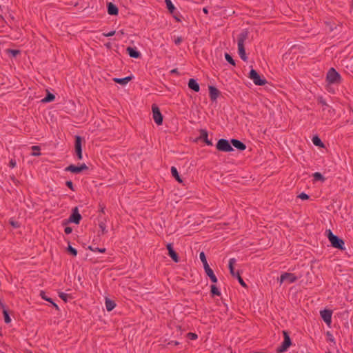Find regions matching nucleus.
I'll use <instances>...</instances> for the list:
<instances>
[{"mask_svg":"<svg viewBox=\"0 0 353 353\" xmlns=\"http://www.w3.org/2000/svg\"><path fill=\"white\" fill-rule=\"evenodd\" d=\"M81 219V214L78 212L77 208L73 210V213L70 217V221L78 224Z\"/></svg>","mask_w":353,"mask_h":353,"instance_id":"obj_12","label":"nucleus"},{"mask_svg":"<svg viewBox=\"0 0 353 353\" xmlns=\"http://www.w3.org/2000/svg\"><path fill=\"white\" fill-rule=\"evenodd\" d=\"M316 179H320V180H321L322 181H323V179H324V178H322V177H320V178H316Z\"/></svg>","mask_w":353,"mask_h":353,"instance_id":"obj_53","label":"nucleus"},{"mask_svg":"<svg viewBox=\"0 0 353 353\" xmlns=\"http://www.w3.org/2000/svg\"><path fill=\"white\" fill-rule=\"evenodd\" d=\"M55 97L54 94L48 92L47 96L43 98L41 101L43 102V103H48V102H50V101H52L54 99Z\"/></svg>","mask_w":353,"mask_h":353,"instance_id":"obj_26","label":"nucleus"},{"mask_svg":"<svg viewBox=\"0 0 353 353\" xmlns=\"http://www.w3.org/2000/svg\"><path fill=\"white\" fill-rule=\"evenodd\" d=\"M10 165L12 168H14L15 167L16 165V161H13V160H11L10 162Z\"/></svg>","mask_w":353,"mask_h":353,"instance_id":"obj_48","label":"nucleus"},{"mask_svg":"<svg viewBox=\"0 0 353 353\" xmlns=\"http://www.w3.org/2000/svg\"><path fill=\"white\" fill-rule=\"evenodd\" d=\"M249 78L253 81L256 85H262L265 83V79L262 78L258 72L254 70H251Z\"/></svg>","mask_w":353,"mask_h":353,"instance_id":"obj_4","label":"nucleus"},{"mask_svg":"<svg viewBox=\"0 0 353 353\" xmlns=\"http://www.w3.org/2000/svg\"><path fill=\"white\" fill-rule=\"evenodd\" d=\"M312 176H322V174L320 172H315Z\"/></svg>","mask_w":353,"mask_h":353,"instance_id":"obj_49","label":"nucleus"},{"mask_svg":"<svg viewBox=\"0 0 353 353\" xmlns=\"http://www.w3.org/2000/svg\"><path fill=\"white\" fill-rule=\"evenodd\" d=\"M123 34H124V32L123 30H120L119 32L116 33V34L119 37V39H121Z\"/></svg>","mask_w":353,"mask_h":353,"instance_id":"obj_47","label":"nucleus"},{"mask_svg":"<svg viewBox=\"0 0 353 353\" xmlns=\"http://www.w3.org/2000/svg\"><path fill=\"white\" fill-rule=\"evenodd\" d=\"M128 54L130 55V57H132V58H139L141 55L140 52L137 50L136 48H132V47H128L127 49H126Z\"/></svg>","mask_w":353,"mask_h":353,"instance_id":"obj_16","label":"nucleus"},{"mask_svg":"<svg viewBox=\"0 0 353 353\" xmlns=\"http://www.w3.org/2000/svg\"><path fill=\"white\" fill-rule=\"evenodd\" d=\"M320 314L321 318L326 323V324L330 325L332 321V311L328 310H324L320 312Z\"/></svg>","mask_w":353,"mask_h":353,"instance_id":"obj_10","label":"nucleus"},{"mask_svg":"<svg viewBox=\"0 0 353 353\" xmlns=\"http://www.w3.org/2000/svg\"><path fill=\"white\" fill-rule=\"evenodd\" d=\"M99 228L101 229V234H105L108 232L106 230V219H104L99 223Z\"/></svg>","mask_w":353,"mask_h":353,"instance_id":"obj_24","label":"nucleus"},{"mask_svg":"<svg viewBox=\"0 0 353 353\" xmlns=\"http://www.w3.org/2000/svg\"><path fill=\"white\" fill-rule=\"evenodd\" d=\"M199 139L203 141L208 145H212V142L208 139V132L205 130H201L200 131Z\"/></svg>","mask_w":353,"mask_h":353,"instance_id":"obj_14","label":"nucleus"},{"mask_svg":"<svg viewBox=\"0 0 353 353\" xmlns=\"http://www.w3.org/2000/svg\"><path fill=\"white\" fill-rule=\"evenodd\" d=\"M187 337L191 340H196L198 338L197 334H196L195 333H192V332L188 333Z\"/></svg>","mask_w":353,"mask_h":353,"instance_id":"obj_34","label":"nucleus"},{"mask_svg":"<svg viewBox=\"0 0 353 353\" xmlns=\"http://www.w3.org/2000/svg\"><path fill=\"white\" fill-rule=\"evenodd\" d=\"M108 12L111 15H116L118 13L117 8L112 3H109L108 5Z\"/></svg>","mask_w":353,"mask_h":353,"instance_id":"obj_19","label":"nucleus"},{"mask_svg":"<svg viewBox=\"0 0 353 353\" xmlns=\"http://www.w3.org/2000/svg\"><path fill=\"white\" fill-rule=\"evenodd\" d=\"M205 272L206 274L210 277V280L213 283L217 282V279L215 274L213 272V270L210 268V266L204 268Z\"/></svg>","mask_w":353,"mask_h":353,"instance_id":"obj_15","label":"nucleus"},{"mask_svg":"<svg viewBox=\"0 0 353 353\" xmlns=\"http://www.w3.org/2000/svg\"><path fill=\"white\" fill-rule=\"evenodd\" d=\"M211 293L213 295H217V296H219L221 294L219 290L217 289V288L214 285H212L211 286Z\"/></svg>","mask_w":353,"mask_h":353,"instance_id":"obj_31","label":"nucleus"},{"mask_svg":"<svg viewBox=\"0 0 353 353\" xmlns=\"http://www.w3.org/2000/svg\"><path fill=\"white\" fill-rule=\"evenodd\" d=\"M254 353H263V352H254Z\"/></svg>","mask_w":353,"mask_h":353,"instance_id":"obj_55","label":"nucleus"},{"mask_svg":"<svg viewBox=\"0 0 353 353\" xmlns=\"http://www.w3.org/2000/svg\"><path fill=\"white\" fill-rule=\"evenodd\" d=\"M59 297L65 302H67L68 299H71V296L64 292H60L59 294Z\"/></svg>","mask_w":353,"mask_h":353,"instance_id":"obj_30","label":"nucleus"},{"mask_svg":"<svg viewBox=\"0 0 353 353\" xmlns=\"http://www.w3.org/2000/svg\"><path fill=\"white\" fill-rule=\"evenodd\" d=\"M66 185H67V186H68L69 188H70L72 190H74L72 181H68L66 182Z\"/></svg>","mask_w":353,"mask_h":353,"instance_id":"obj_45","label":"nucleus"},{"mask_svg":"<svg viewBox=\"0 0 353 353\" xmlns=\"http://www.w3.org/2000/svg\"><path fill=\"white\" fill-rule=\"evenodd\" d=\"M312 142L314 145L319 147H323V144L321 139L318 137H314L312 139Z\"/></svg>","mask_w":353,"mask_h":353,"instance_id":"obj_29","label":"nucleus"},{"mask_svg":"<svg viewBox=\"0 0 353 353\" xmlns=\"http://www.w3.org/2000/svg\"><path fill=\"white\" fill-rule=\"evenodd\" d=\"M105 304L106 310L109 312L112 311L116 306V303H114V301H113L108 298L105 299Z\"/></svg>","mask_w":353,"mask_h":353,"instance_id":"obj_20","label":"nucleus"},{"mask_svg":"<svg viewBox=\"0 0 353 353\" xmlns=\"http://www.w3.org/2000/svg\"><path fill=\"white\" fill-rule=\"evenodd\" d=\"M41 297H42V299H43L46 300V301H48V302H50V303H52V299L46 297V296H45L44 292H41Z\"/></svg>","mask_w":353,"mask_h":353,"instance_id":"obj_42","label":"nucleus"},{"mask_svg":"<svg viewBox=\"0 0 353 353\" xmlns=\"http://www.w3.org/2000/svg\"><path fill=\"white\" fill-rule=\"evenodd\" d=\"M30 353H32V352H30Z\"/></svg>","mask_w":353,"mask_h":353,"instance_id":"obj_57","label":"nucleus"},{"mask_svg":"<svg viewBox=\"0 0 353 353\" xmlns=\"http://www.w3.org/2000/svg\"><path fill=\"white\" fill-rule=\"evenodd\" d=\"M225 59H226V60H227L230 63H231V64H232V65H234V64H235V63H234V60H233V59H232V58L231 57V56H230V54H228V53H226V54H225Z\"/></svg>","mask_w":353,"mask_h":353,"instance_id":"obj_35","label":"nucleus"},{"mask_svg":"<svg viewBox=\"0 0 353 353\" xmlns=\"http://www.w3.org/2000/svg\"><path fill=\"white\" fill-rule=\"evenodd\" d=\"M152 116L153 119L157 125H161L163 121V117L160 112L159 108L156 105H152Z\"/></svg>","mask_w":353,"mask_h":353,"instance_id":"obj_9","label":"nucleus"},{"mask_svg":"<svg viewBox=\"0 0 353 353\" xmlns=\"http://www.w3.org/2000/svg\"><path fill=\"white\" fill-rule=\"evenodd\" d=\"M101 212H104V208H103L101 209Z\"/></svg>","mask_w":353,"mask_h":353,"instance_id":"obj_54","label":"nucleus"},{"mask_svg":"<svg viewBox=\"0 0 353 353\" xmlns=\"http://www.w3.org/2000/svg\"><path fill=\"white\" fill-rule=\"evenodd\" d=\"M64 231H65V234H69L72 232V230L70 227H66L65 228Z\"/></svg>","mask_w":353,"mask_h":353,"instance_id":"obj_46","label":"nucleus"},{"mask_svg":"<svg viewBox=\"0 0 353 353\" xmlns=\"http://www.w3.org/2000/svg\"><path fill=\"white\" fill-rule=\"evenodd\" d=\"M68 252L72 254V256H76L77 254V251L76 249H74V248H72L71 245H68Z\"/></svg>","mask_w":353,"mask_h":353,"instance_id":"obj_32","label":"nucleus"},{"mask_svg":"<svg viewBox=\"0 0 353 353\" xmlns=\"http://www.w3.org/2000/svg\"><path fill=\"white\" fill-rule=\"evenodd\" d=\"M87 169V166L85 164H82L79 166L70 165L65 168V170L70 171L72 174H82L83 170Z\"/></svg>","mask_w":353,"mask_h":353,"instance_id":"obj_6","label":"nucleus"},{"mask_svg":"<svg viewBox=\"0 0 353 353\" xmlns=\"http://www.w3.org/2000/svg\"><path fill=\"white\" fill-rule=\"evenodd\" d=\"M166 247L170 256L174 262L177 263L179 261V257L176 252L174 250L172 245L171 243H168Z\"/></svg>","mask_w":353,"mask_h":353,"instance_id":"obj_13","label":"nucleus"},{"mask_svg":"<svg viewBox=\"0 0 353 353\" xmlns=\"http://www.w3.org/2000/svg\"><path fill=\"white\" fill-rule=\"evenodd\" d=\"M216 148L219 150L223 151V152H230L233 150L232 147L231 146L229 141L226 139H220L217 144H216Z\"/></svg>","mask_w":353,"mask_h":353,"instance_id":"obj_5","label":"nucleus"},{"mask_svg":"<svg viewBox=\"0 0 353 353\" xmlns=\"http://www.w3.org/2000/svg\"><path fill=\"white\" fill-rule=\"evenodd\" d=\"M248 37V32L243 31L242 32L239 38H238V52L241 58L243 61L247 60V56L245 54V48H244V43L245 41L247 40Z\"/></svg>","mask_w":353,"mask_h":353,"instance_id":"obj_1","label":"nucleus"},{"mask_svg":"<svg viewBox=\"0 0 353 353\" xmlns=\"http://www.w3.org/2000/svg\"><path fill=\"white\" fill-rule=\"evenodd\" d=\"M51 303L53 305V306H54L57 310H59V307L57 306V305L56 303H54L53 301H52V303Z\"/></svg>","mask_w":353,"mask_h":353,"instance_id":"obj_51","label":"nucleus"},{"mask_svg":"<svg viewBox=\"0 0 353 353\" xmlns=\"http://www.w3.org/2000/svg\"><path fill=\"white\" fill-rule=\"evenodd\" d=\"M131 79H132L131 77H127L121 78V79L114 78L113 80L114 82L124 85H126Z\"/></svg>","mask_w":353,"mask_h":353,"instance_id":"obj_21","label":"nucleus"},{"mask_svg":"<svg viewBox=\"0 0 353 353\" xmlns=\"http://www.w3.org/2000/svg\"><path fill=\"white\" fill-rule=\"evenodd\" d=\"M327 353H330V352H327Z\"/></svg>","mask_w":353,"mask_h":353,"instance_id":"obj_56","label":"nucleus"},{"mask_svg":"<svg viewBox=\"0 0 353 353\" xmlns=\"http://www.w3.org/2000/svg\"><path fill=\"white\" fill-rule=\"evenodd\" d=\"M283 334L284 336V341L282 343L281 345L277 348V352L283 353L285 352L288 348L291 345V339L286 331H283Z\"/></svg>","mask_w":353,"mask_h":353,"instance_id":"obj_3","label":"nucleus"},{"mask_svg":"<svg viewBox=\"0 0 353 353\" xmlns=\"http://www.w3.org/2000/svg\"><path fill=\"white\" fill-rule=\"evenodd\" d=\"M171 173L172 174V176H179V173L175 167L171 168Z\"/></svg>","mask_w":353,"mask_h":353,"instance_id":"obj_39","label":"nucleus"},{"mask_svg":"<svg viewBox=\"0 0 353 353\" xmlns=\"http://www.w3.org/2000/svg\"><path fill=\"white\" fill-rule=\"evenodd\" d=\"M209 91H210V96L211 99L216 100L219 96V90L214 87L210 86L209 88Z\"/></svg>","mask_w":353,"mask_h":353,"instance_id":"obj_18","label":"nucleus"},{"mask_svg":"<svg viewBox=\"0 0 353 353\" xmlns=\"http://www.w3.org/2000/svg\"><path fill=\"white\" fill-rule=\"evenodd\" d=\"M1 307L3 308V314L4 316V321L6 323H9L11 321V319L8 315L7 310L4 308V305L2 303H0Z\"/></svg>","mask_w":353,"mask_h":353,"instance_id":"obj_25","label":"nucleus"},{"mask_svg":"<svg viewBox=\"0 0 353 353\" xmlns=\"http://www.w3.org/2000/svg\"><path fill=\"white\" fill-rule=\"evenodd\" d=\"M239 280V282L240 283V284L243 286V287H245L246 285L245 283V282L243 281V279L241 278V276H240L239 273L237 272L236 273V276Z\"/></svg>","mask_w":353,"mask_h":353,"instance_id":"obj_37","label":"nucleus"},{"mask_svg":"<svg viewBox=\"0 0 353 353\" xmlns=\"http://www.w3.org/2000/svg\"><path fill=\"white\" fill-rule=\"evenodd\" d=\"M32 150L33 151L32 155H34V156H39V155H40V153L39 152L40 149H39V148L38 146H32Z\"/></svg>","mask_w":353,"mask_h":353,"instance_id":"obj_33","label":"nucleus"},{"mask_svg":"<svg viewBox=\"0 0 353 353\" xmlns=\"http://www.w3.org/2000/svg\"><path fill=\"white\" fill-rule=\"evenodd\" d=\"M298 198L302 200H307L309 199V196L307 194L302 192L298 195Z\"/></svg>","mask_w":353,"mask_h":353,"instance_id":"obj_36","label":"nucleus"},{"mask_svg":"<svg viewBox=\"0 0 353 353\" xmlns=\"http://www.w3.org/2000/svg\"><path fill=\"white\" fill-rule=\"evenodd\" d=\"M176 179L179 183H183V178H176Z\"/></svg>","mask_w":353,"mask_h":353,"instance_id":"obj_50","label":"nucleus"},{"mask_svg":"<svg viewBox=\"0 0 353 353\" xmlns=\"http://www.w3.org/2000/svg\"><path fill=\"white\" fill-rule=\"evenodd\" d=\"M188 86L190 89L193 90L195 92H198L199 90V84L193 79L189 80Z\"/></svg>","mask_w":353,"mask_h":353,"instance_id":"obj_22","label":"nucleus"},{"mask_svg":"<svg viewBox=\"0 0 353 353\" xmlns=\"http://www.w3.org/2000/svg\"><path fill=\"white\" fill-rule=\"evenodd\" d=\"M81 142V138L80 137H77L75 141V151L79 159H82Z\"/></svg>","mask_w":353,"mask_h":353,"instance_id":"obj_11","label":"nucleus"},{"mask_svg":"<svg viewBox=\"0 0 353 353\" xmlns=\"http://www.w3.org/2000/svg\"><path fill=\"white\" fill-rule=\"evenodd\" d=\"M10 223L13 228H17L19 227V223L12 219L10 221Z\"/></svg>","mask_w":353,"mask_h":353,"instance_id":"obj_41","label":"nucleus"},{"mask_svg":"<svg viewBox=\"0 0 353 353\" xmlns=\"http://www.w3.org/2000/svg\"><path fill=\"white\" fill-rule=\"evenodd\" d=\"M340 76L336 71L331 68L327 72V80L331 83H337L339 80Z\"/></svg>","mask_w":353,"mask_h":353,"instance_id":"obj_8","label":"nucleus"},{"mask_svg":"<svg viewBox=\"0 0 353 353\" xmlns=\"http://www.w3.org/2000/svg\"><path fill=\"white\" fill-rule=\"evenodd\" d=\"M116 34V32L115 31H111L110 32H108V33H103V36L106 37H112L113 35H114Z\"/></svg>","mask_w":353,"mask_h":353,"instance_id":"obj_43","label":"nucleus"},{"mask_svg":"<svg viewBox=\"0 0 353 353\" xmlns=\"http://www.w3.org/2000/svg\"><path fill=\"white\" fill-rule=\"evenodd\" d=\"M89 249L92 250V251H94V252H101V253H103L105 252V248H97L95 249H92V248L91 246L89 247Z\"/></svg>","mask_w":353,"mask_h":353,"instance_id":"obj_40","label":"nucleus"},{"mask_svg":"<svg viewBox=\"0 0 353 353\" xmlns=\"http://www.w3.org/2000/svg\"><path fill=\"white\" fill-rule=\"evenodd\" d=\"M182 41H183V39H182V38L181 37H178L174 39V43L176 45L180 44L182 42Z\"/></svg>","mask_w":353,"mask_h":353,"instance_id":"obj_44","label":"nucleus"},{"mask_svg":"<svg viewBox=\"0 0 353 353\" xmlns=\"http://www.w3.org/2000/svg\"><path fill=\"white\" fill-rule=\"evenodd\" d=\"M165 3L166 4L167 8L169 10V11L172 13L175 9L174 6L173 5L171 0H165Z\"/></svg>","mask_w":353,"mask_h":353,"instance_id":"obj_27","label":"nucleus"},{"mask_svg":"<svg viewBox=\"0 0 353 353\" xmlns=\"http://www.w3.org/2000/svg\"><path fill=\"white\" fill-rule=\"evenodd\" d=\"M327 237L331 245L336 248L344 250V242L342 239L332 234L330 230L327 231Z\"/></svg>","mask_w":353,"mask_h":353,"instance_id":"obj_2","label":"nucleus"},{"mask_svg":"<svg viewBox=\"0 0 353 353\" xmlns=\"http://www.w3.org/2000/svg\"><path fill=\"white\" fill-rule=\"evenodd\" d=\"M199 257H200L201 261L203 263V265L204 268L209 266V265L208 263V261H207V259H206L205 254V253L203 252H201L200 253Z\"/></svg>","mask_w":353,"mask_h":353,"instance_id":"obj_28","label":"nucleus"},{"mask_svg":"<svg viewBox=\"0 0 353 353\" xmlns=\"http://www.w3.org/2000/svg\"><path fill=\"white\" fill-rule=\"evenodd\" d=\"M235 263H236V260L234 258L230 259L229 261L230 272V274H232V276H234V277L236 276V273H237V272H235V271H234V265Z\"/></svg>","mask_w":353,"mask_h":353,"instance_id":"obj_23","label":"nucleus"},{"mask_svg":"<svg viewBox=\"0 0 353 353\" xmlns=\"http://www.w3.org/2000/svg\"><path fill=\"white\" fill-rule=\"evenodd\" d=\"M231 143L232 145L238 150H243L245 149V145L236 139H232Z\"/></svg>","mask_w":353,"mask_h":353,"instance_id":"obj_17","label":"nucleus"},{"mask_svg":"<svg viewBox=\"0 0 353 353\" xmlns=\"http://www.w3.org/2000/svg\"><path fill=\"white\" fill-rule=\"evenodd\" d=\"M297 280V277L292 273L285 272L281 274L280 277V285H281L284 281H287L288 283H292Z\"/></svg>","mask_w":353,"mask_h":353,"instance_id":"obj_7","label":"nucleus"},{"mask_svg":"<svg viewBox=\"0 0 353 353\" xmlns=\"http://www.w3.org/2000/svg\"><path fill=\"white\" fill-rule=\"evenodd\" d=\"M203 12H204V13H205V14H208V8H203Z\"/></svg>","mask_w":353,"mask_h":353,"instance_id":"obj_52","label":"nucleus"},{"mask_svg":"<svg viewBox=\"0 0 353 353\" xmlns=\"http://www.w3.org/2000/svg\"><path fill=\"white\" fill-rule=\"evenodd\" d=\"M8 52L12 57H16L19 53V50H8Z\"/></svg>","mask_w":353,"mask_h":353,"instance_id":"obj_38","label":"nucleus"}]
</instances>
